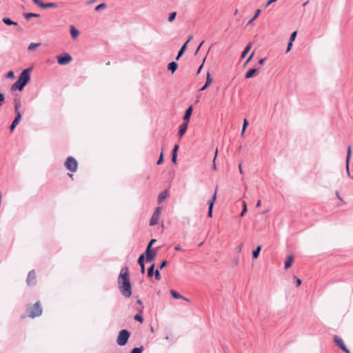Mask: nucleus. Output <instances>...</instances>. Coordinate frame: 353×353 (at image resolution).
Instances as JSON below:
<instances>
[{"label": "nucleus", "instance_id": "obj_21", "mask_svg": "<svg viewBox=\"0 0 353 353\" xmlns=\"http://www.w3.org/2000/svg\"><path fill=\"white\" fill-rule=\"evenodd\" d=\"M293 260H294L293 256L290 255L288 256L287 260L285 263V270L288 269L292 265Z\"/></svg>", "mask_w": 353, "mask_h": 353}, {"label": "nucleus", "instance_id": "obj_64", "mask_svg": "<svg viewBox=\"0 0 353 353\" xmlns=\"http://www.w3.org/2000/svg\"><path fill=\"white\" fill-rule=\"evenodd\" d=\"M202 67H203V65H201L199 68L198 71H197V73H199V72H200V71H201V70Z\"/></svg>", "mask_w": 353, "mask_h": 353}, {"label": "nucleus", "instance_id": "obj_45", "mask_svg": "<svg viewBox=\"0 0 353 353\" xmlns=\"http://www.w3.org/2000/svg\"><path fill=\"white\" fill-rule=\"evenodd\" d=\"M154 275H155V279L157 280H160L161 279V275H160V273H159V270H157L155 271V273H154Z\"/></svg>", "mask_w": 353, "mask_h": 353}, {"label": "nucleus", "instance_id": "obj_1", "mask_svg": "<svg viewBox=\"0 0 353 353\" xmlns=\"http://www.w3.org/2000/svg\"><path fill=\"white\" fill-rule=\"evenodd\" d=\"M118 286L121 294L130 298L132 295V287L130 281L128 269L127 267L121 268L118 277Z\"/></svg>", "mask_w": 353, "mask_h": 353}, {"label": "nucleus", "instance_id": "obj_14", "mask_svg": "<svg viewBox=\"0 0 353 353\" xmlns=\"http://www.w3.org/2000/svg\"><path fill=\"white\" fill-rule=\"evenodd\" d=\"M187 128H188V123L187 122H184L180 125L179 130L178 132V135L179 137H181L185 134V132L187 130Z\"/></svg>", "mask_w": 353, "mask_h": 353}, {"label": "nucleus", "instance_id": "obj_54", "mask_svg": "<svg viewBox=\"0 0 353 353\" xmlns=\"http://www.w3.org/2000/svg\"><path fill=\"white\" fill-rule=\"evenodd\" d=\"M301 280L298 279V278H296V286L298 287V286L301 285Z\"/></svg>", "mask_w": 353, "mask_h": 353}, {"label": "nucleus", "instance_id": "obj_27", "mask_svg": "<svg viewBox=\"0 0 353 353\" xmlns=\"http://www.w3.org/2000/svg\"><path fill=\"white\" fill-rule=\"evenodd\" d=\"M251 43H249L244 49V50L243 51V52L241 53V59H243L245 57L246 54L249 52V51L250 50V48H251Z\"/></svg>", "mask_w": 353, "mask_h": 353}, {"label": "nucleus", "instance_id": "obj_33", "mask_svg": "<svg viewBox=\"0 0 353 353\" xmlns=\"http://www.w3.org/2000/svg\"><path fill=\"white\" fill-rule=\"evenodd\" d=\"M40 46V43H31L29 45V46H28V50L32 51V50H34V49H36V48H37V47H38V46Z\"/></svg>", "mask_w": 353, "mask_h": 353}, {"label": "nucleus", "instance_id": "obj_47", "mask_svg": "<svg viewBox=\"0 0 353 353\" xmlns=\"http://www.w3.org/2000/svg\"><path fill=\"white\" fill-rule=\"evenodd\" d=\"M161 207H157L156 208L155 210H154V213L158 214L159 216H160V214H161Z\"/></svg>", "mask_w": 353, "mask_h": 353}, {"label": "nucleus", "instance_id": "obj_8", "mask_svg": "<svg viewBox=\"0 0 353 353\" xmlns=\"http://www.w3.org/2000/svg\"><path fill=\"white\" fill-rule=\"evenodd\" d=\"M351 152H352L351 146L348 145L347 150L346 161H345V163H346L345 169H346V172L347 173L348 176H350V178H352L353 179V176L350 175V170H349V163H350V157H351Z\"/></svg>", "mask_w": 353, "mask_h": 353}, {"label": "nucleus", "instance_id": "obj_40", "mask_svg": "<svg viewBox=\"0 0 353 353\" xmlns=\"http://www.w3.org/2000/svg\"><path fill=\"white\" fill-rule=\"evenodd\" d=\"M176 13L175 12L170 13V16L168 17V21L172 22V21H174V19L176 17Z\"/></svg>", "mask_w": 353, "mask_h": 353}, {"label": "nucleus", "instance_id": "obj_44", "mask_svg": "<svg viewBox=\"0 0 353 353\" xmlns=\"http://www.w3.org/2000/svg\"><path fill=\"white\" fill-rule=\"evenodd\" d=\"M6 77L8 78H10V79H13L14 78V73L13 71H9L7 74H6Z\"/></svg>", "mask_w": 353, "mask_h": 353}, {"label": "nucleus", "instance_id": "obj_13", "mask_svg": "<svg viewBox=\"0 0 353 353\" xmlns=\"http://www.w3.org/2000/svg\"><path fill=\"white\" fill-rule=\"evenodd\" d=\"M21 119V114H15V118H14V121H12V124L10 125V130L11 131L14 130V129L16 128V126L20 122Z\"/></svg>", "mask_w": 353, "mask_h": 353}, {"label": "nucleus", "instance_id": "obj_2", "mask_svg": "<svg viewBox=\"0 0 353 353\" xmlns=\"http://www.w3.org/2000/svg\"><path fill=\"white\" fill-rule=\"evenodd\" d=\"M32 70L30 68H26L20 74L17 81L12 85L11 90H19L21 91L30 80V72Z\"/></svg>", "mask_w": 353, "mask_h": 353}, {"label": "nucleus", "instance_id": "obj_43", "mask_svg": "<svg viewBox=\"0 0 353 353\" xmlns=\"http://www.w3.org/2000/svg\"><path fill=\"white\" fill-rule=\"evenodd\" d=\"M296 34H297L296 31H294V32H293L291 34V35H290V41L293 42V41H294V39H295V38H296Z\"/></svg>", "mask_w": 353, "mask_h": 353}, {"label": "nucleus", "instance_id": "obj_37", "mask_svg": "<svg viewBox=\"0 0 353 353\" xmlns=\"http://www.w3.org/2000/svg\"><path fill=\"white\" fill-rule=\"evenodd\" d=\"M247 212V205L245 201H243V209L241 213V216H243L244 214Z\"/></svg>", "mask_w": 353, "mask_h": 353}, {"label": "nucleus", "instance_id": "obj_41", "mask_svg": "<svg viewBox=\"0 0 353 353\" xmlns=\"http://www.w3.org/2000/svg\"><path fill=\"white\" fill-rule=\"evenodd\" d=\"M163 162V152H161V153L160 154L159 158L157 163V165H160Z\"/></svg>", "mask_w": 353, "mask_h": 353}, {"label": "nucleus", "instance_id": "obj_31", "mask_svg": "<svg viewBox=\"0 0 353 353\" xmlns=\"http://www.w3.org/2000/svg\"><path fill=\"white\" fill-rule=\"evenodd\" d=\"M260 13H261V10H259V9L256 10L254 17L250 20H249V21L248 22V25L252 24V22L259 16Z\"/></svg>", "mask_w": 353, "mask_h": 353}, {"label": "nucleus", "instance_id": "obj_56", "mask_svg": "<svg viewBox=\"0 0 353 353\" xmlns=\"http://www.w3.org/2000/svg\"><path fill=\"white\" fill-rule=\"evenodd\" d=\"M335 194L336 196V197L341 201H343V199L341 198V196L339 195V193L338 191H336L335 192Z\"/></svg>", "mask_w": 353, "mask_h": 353}, {"label": "nucleus", "instance_id": "obj_52", "mask_svg": "<svg viewBox=\"0 0 353 353\" xmlns=\"http://www.w3.org/2000/svg\"><path fill=\"white\" fill-rule=\"evenodd\" d=\"M276 1H277V0H269V1L266 3V4H265V7L269 6L270 4H272V3H274V2H276Z\"/></svg>", "mask_w": 353, "mask_h": 353}, {"label": "nucleus", "instance_id": "obj_28", "mask_svg": "<svg viewBox=\"0 0 353 353\" xmlns=\"http://www.w3.org/2000/svg\"><path fill=\"white\" fill-rule=\"evenodd\" d=\"M20 105H21V103H20L19 100L15 99L14 100V112H15V114H21V112H19V110Z\"/></svg>", "mask_w": 353, "mask_h": 353}, {"label": "nucleus", "instance_id": "obj_38", "mask_svg": "<svg viewBox=\"0 0 353 353\" xmlns=\"http://www.w3.org/2000/svg\"><path fill=\"white\" fill-rule=\"evenodd\" d=\"M217 154H218V149L216 148V151H215V154H214V159H213V163H212V169L213 170H216V169L215 161H216Z\"/></svg>", "mask_w": 353, "mask_h": 353}, {"label": "nucleus", "instance_id": "obj_35", "mask_svg": "<svg viewBox=\"0 0 353 353\" xmlns=\"http://www.w3.org/2000/svg\"><path fill=\"white\" fill-rule=\"evenodd\" d=\"M143 350V347L142 346L139 347H134L131 350L130 353H141Z\"/></svg>", "mask_w": 353, "mask_h": 353}, {"label": "nucleus", "instance_id": "obj_11", "mask_svg": "<svg viewBox=\"0 0 353 353\" xmlns=\"http://www.w3.org/2000/svg\"><path fill=\"white\" fill-rule=\"evenodd\" d=\"M156 254H157V253L154 251L152 250L149 248H146L145 259L147 261H151L154 260L156 256Z\"/></svg>", "mask_w": 353, "mask_h": 353}, {"label": "nucleus", "instance_id": "obj_18", "mask_svg": "<svg viewBox=\"0 0 353 353\" xmlns=\"http://www.w3.org/2000/svg\"><path fill=\"white\" fill-rule=\"evenodd\" d=\"M159 219V216L154 212L152 216V218L150 221V225H157L158 223Z\"/></svg>", "mask_w": 353, "mask_h": 353}, {"label": "nucleus", "instance_id": "obj_32", "mask_svg": "<svg viewBox=\"0 0 353 353\" xmlns=\"http://www.w3.org/2000/svg\"><path fill=\"white\" fill-rule=\"evenodd\" d=\"M248 125V121L246 119H244V120H243V125L242 130H241V137L244 136V133H245V131L246 130V128H247Z\"/></svg>", "mask_w": 353, "mask_h": 353}, {"label": "nucleus", "instance_id": "obj_58", "mask_svg": "<svg viewBox=\"0 0 353 353\" xmlns=\"http://www.w3.org/2000/svg\"><path fill=\"white\" fill-rule=\"evenodd\" d=\"M242 247L243 245H239L238 247H237V252H240L242 250Z\"/></svg>", "mask_w": 353, "mask_h": 353}, {"label": "nucleus", "instance_id": "obj_36", "mask_svg": "<svg viewBox=\"0 0 353 353\" xmlns=\"http://www.w3.org/2000/svg\"><path fill=\"white\" fill-rule=\"evenodd\" d=\"M106 4L105 3H102L99 5H98L97 7H95L94 10L95 11H99L103 8H106Z\"/></svg>", "mask_w": 353, "mask_h": 353}, {"label": "nucleus", "instance_id": "obj_19", "mask_svg": "<svg viewBox=\"0 0 353 353\" xmlns=\"http://www.w3.org/2000/svg\"><path fill=\"white\" fill-rule=\"evenodd\" d=\"M70 30L71 36L73 39H76L79 36V31L77 29H76L73 26H70Z\"/></svg>", "mask_w": 353, "mask_h": 353}, {"label": "nucleus", "instance_id": "obj_20", "mask_svg": "<svg viewBox=\"0 0 353 353\" xmlns=\"http://www.w3.org/2000/svg\"><path fill=\"white\" fill-rule=\"evenodd\" d=\"M170 294H172V296L174 299H184L185 301H188V299L185 298L184 296H183L182 295H181L179 293H178L177 292H176L174 290H171L170 291Z\"/></svg>", "mask_w": 353, "mask_h": 353}, {"label": "nucleus", "instance_id": "obj_57", "mask_svg": "<svg viewBox=\"0 0 353 353\" xmlns=\"http://www.w3.org/2000/svg\"><path fill=\"white\" fill-rule=\"evenodd\" d=\"M265 61V58L261 59L259 60V63L260 65H263V64L264 63Z\"/></svg>", "mask_w": 353, "mask_h": 353}, {"label": "nucleus", "instance_id": "obj_51", "mask_svg": "<svg viewBox=\"0 0 353 353\" xmlns=\"http://www.w3.org/2000/svg\"><path fill=\"white\" fill-rule=\"evenodd\" d=\"M167 263H167V261H163L161 263V265H160V266H159V269H160V270L163 269V268L167 265Z\"/></svg>", "mask_w": 353, "mask_h": 353}, {"label": "nucleus", "instance_id": "obj_30", "mask_svg": "<svg viewBox=\"0 0 353 353\" xmlns=\"http://www.w3.org/2000/svg\"><path fill=\"white\" fill-rule=\"evenodd\" d=\"M57 5L55 3H43L42 8H57Z\"/></svg>", "mask_w": 353, "mask_h": 353}, {"label": "nucleus", "instance_id": "obj_3", "mask_svg": "<svg viewBox=\"0 0 353 353\" xmlns=\"http://www.w3.org/2000/svg\"><path fill=\"white\" fill-rule=\"evenodd\" d=\"M27 312L28 316L30 318H34L39 316L42 313V308L39 301H37L33 305H30L27 307Z\"/></svg>", "mask_w": 353, "mask_h": 353}, {"label": "nucleus", "instance_id": "obj_17", "mask_svg": "<svg viewBox=\"0 0 353 353\" xmlns=\"http://www.w3.org/2000/svg\"><path fill=\"white\" fill-rule=\"evenodd\" d=\"M192 107H189L186 111H185V115L183 117V120L185 121V122H188L190 118V116L192 114Z\"/></svg>", "mask_w": 353, "mask_h": 353}, {"label": "nucleus", "instance_id": "obj_7", "mask_svg": "<svg viewBox=\"0 0 353 353\" xmlns=\"http://www.w3.org/2000/svg\"><path fill=\"white\" fill-rule=\"evenodd\" d=\"M72 57L68 53H65L64 56L57 57L58 63L62 65L68 64L72 61Z\"/></svg>", "mask_w": 353, "mask_h": 353}, {"label": "nucleus", "instance_id": "obj_22", "mask_svg": "<svg viewBox=\"0 0 353 353\" xmlns=\"http://www.w3.org/2000/svg\"><path fill=\"white\" fill-rule=\"evenodd\" d=\"M177 67H178L177 63L174 61H172L168 64V69L169 70H170L172 72V73H174L176 71Z\"/></svg>", "mask_w": 353, "mask_h": 353}, {"label": "nucleus", "instance_id": "obj_26", "mask_svg": "<svg viewBox=\"0 0 353 353\" xmlns=\"http://www.w3.org/2000/svg\"><path fill=\"white\" fill-rule=\"evenodd\" d=\"M261 250V246L258 245L257 248L252 252V257L254 259H257L259 257Z\"/></svg>", "mask_w": 353, "mask_h": 353}, {"label": "nucleus", "instance_id": "obj_60", "mask_svg": "<svg viewBox=\"0 0 353 353\" xmlns=\"http://www.w3.org/2000/svg\"><path fill=\"white\" fill-rule=\"evenodd\" d=\"M174 250H176V251H179L181 250V247L179 245H176L174 247Z\"/></svg>", "mask_w": 353, "mask_h": 353}, {"label": "nucleus", "instance_id": "obj_61", "mask_svg": "<svg viewBox=\"0 0 353 353\" xmlns=\"http://www.w3.org/2000/svg\"><path fill=\"white\" fill-rule=\"evenodd\" d=\"M203 41L200 43V45L198 46V48L196 49V53H197V52L199 50L201 46H202V44L203 43Z\"/></svg>", "mask_w": 353, "mask_h": 353}, {"label": "nucleus", "instance_id": "obj_25", "mask_svg": "<svg viewBox=\"0 0 353 353\" xmlns=\"http://www.w3.org/2000/svg\"><path fill=\"white\" fill-rule=\"evenodd\" d=\"M2 21L6 24L7 26H17L18 23L17 22L12 21L9 18H3Z\"/></svg>", "mask_w": 353, "mask_h": 353}, {"label": "nucleus", "instance_id": "obj_16", "mask_svg": "<svg viewBox=\"0 0 353 353\" xmlns=\"http://www.w3.org/2000/svg\"><path fill=\"white\" fill-rule=\"evenodd\" d=\"M144 259H145V256L143 254L140 255L138 259V263L141 267V272L142 274H144V272H145Z\"/></svg>", "mask_w": 353, "mask_h": 353}, {"label": "nucleus", "instance_id": "obj_12", "mask_svg": "<svg viewBox=\"0 0 353 353\" xmlns=\"http://www.w3.org/2000/svg\"><path fill=\"white\" fill-rule=\"evenodd\" d=\"M35 278H36V276H35L34 271V270L30 271L28 274L27 279H26L27 284L28 285H34Z\"/></svg>", "mask_w": 353, "mask_h": 353}, {"label": "nucleus", "instance_id": "obj_29", "mask_svg": "<svg viewBox=\"0 0 353 353\" xmlns=\"http://www.w3.org/2000/svg\"><path fill=\"white\" fill-rule=\"evenodd\" d=\"M23 17L27 20H28V19H30L32 17H39V14H36V13L28 12V13H24L23 14Z\"/></svg>", "mask_w": 353, "mask_h": 353}, {"label": "nucleus", "instance_id": "obj_34", "mask_svg": "<svg viewBox=\"0 0 353 353\" xmlns=\"http://www.w3.org/2000/svg\"><path fill=\"white\" fill-rule=\"evenodd\" d=\"M154 264H152L148 270V276L152 277L154 274Z\"/></svg>", "mask_w": 353, "mask_h": 353}, {"label": "nucleus", "instance_id": "obj_5", "mask_svg": "<svg viewBox=\"0 0 353 353\" xmlns=\"http://www.w3.org/2000/svg\"><path fill=\"white\" fill-rule=\"evenodd\" d=\"M77 161L76 159L72 157H69L65 162V166L67 168V170H70V172H76L77 170Z\"/></svg>", "mask_w": 353, "mask_h": 353}, {"label": "nucleus", "instance_id": "obj_48", "mask_svg": "<svg viewBox=\"0 0 353 353\" xmlns=\"http://www.w3.org/2000/svg\"><path fill=\"white\" fill-rule=\"evenodd\" d=\"M177 154H172V161L174 163H176Z\"/></svg>", "mask_w": 353, "mask_h": 353}, {"label": "nucleus", "instance_id": "obj_24", "mask_svg": "<svg viewBox=\"0 0 353 353\" xmlns=\"http://www.w3.org/2000/svg\"><path fill=\"white\" fill-rule=\"evenodd\" d=\"M256 72H257V69H256V68H252V69L249 70L245 74V78L246 79L252 78V77H254V75L256 74Z\"/></svg>", "mask_w": 353, "mask_h": 353}, {"label": "nucleus", "instance_id": "obj_50", "mask_svg": "<svg viewBox=\"0 0 353 353\" xmlns=\"http://www.w3.org/2000/svg\"><path fill=\"white\" fill-rule=\"evenodd\" d=\"M156 242V239H152L149 244L148 245L147 248H149L150 249H151V247L152 245H153V243H154Z\"/></svg>", "mask_w": 353, "mask_h": 353}, {"label": "nucleus", "instance_id": "obj_23", "mask_svg": "<svg viewBox=\"0 0 353 353\" xmlns=\"http://www.w3.org/2000/svg\"><path fill=\"white\" fill-rule=\"evenodd\" d=\"M168 196V191L165 190L162 192L158 196V202L160 203L163 202Z\"/></svg>", "mask_w": 353, "mask_h": 353}, {"label": "nucleus", "instance_id": "obj_9", "mask_svg": "<svg viewBox=\"0 0 353 353\" xmlns=\"http://www.w3.org/2000/svg\"><path fill=\"white\" fill-rule=\"evenodd\" d=\"M216 199V190L215 191V193L214 194L211 200L208 203L209 207H208V216L209 217L212 216V209H213L214 203Z\"/></svg>", "mask_w": 353, "mask_h": 353}, {"label": "nucleus", "instance_id": "obj_55", "mask_svg": "<svg viewBox=\"0 0 353 353\" xmlns=\"http://www.w3.org/2000/svg\"><path fill=\"white\" fill-rule=\"evenodd\" d=\"M292 46V42L290 41L288 45V47H287V50L286 52H288L290 50Z\"/></svg>", "mask_w": 353, "mask_h": 353}, {"label": "nucleus", "instance_id": "obj_62", "mask_svg": "<svg viewBox=\"0 0 353 353\" xmlns=\"http://www.w3.org/2000/svg\"><path fill=\"white\" fill-rule=\"evenodd\" d=\"M239 172H240V173H241V174H242V173H243V171H242V168H241V164H239Z\"/></svg>", "mask_w": 353, "mask_h": 353}, {"label": "nucleus", "instance_id": "obj_42", "mask_svg": "<svg viewBox=\"0 0 353 353\" xmlns=\"http://www.w3.org/2000/svg\"><path fill=\"white\" fill-rule=\"evenodd\" d=\"M32 1L34 4H36V5L39 6V7L42 8V5H43V2L41 0H32Z\"/></svg>", "mask_w": 353, "mask_h": 353}, {"label": "nucleus", "instance_id": "obj_4", "mask_svg": "<svg viewBox=\"0 0 353 353\" xmlns=\"http://www.w3.org/2000/svg\"><path fill=\"white\" fill-rule=\"evenodd\" d=\"M130 336V333L127 330H122L119 332V335L117 339V343L120 346L125 345Z\"/></svg>", "mask_w": 353, "mask_h": 353}, {"label": "nucleus", "instance_id": "obj_10", "mask_svg": "<svg viewBox=\"0 0 353 353\" xmlns=\"http://www.w3.org/2000/svg\"><path fill=\"white\" fill-rule=\"evenodd\" d=\"M192 38H193L192 35H190L189 37V38L188 39V40L186 41V42L182 46L180 50L178 52L177 56L176 57V60H179V58L183 54L185 50L187 48L188 43H189L192 39Z\"/></svg>", "mask_w": 353, "mask_h": 353}, {"label": "nucleus", "instance_id": "obj_6", "mask_svg": "<svg viewBox=\"0 0 353 353\" xmlns=\"http://www.w3.org/2000/svg\"><path fill=\"white\" fill-rule=\"evenodd\" d=\"M334 342L335 344L340 347L345 353H350V350L347 348L341 337L335 335L334 336Z\"/></svg>", "mask_w": 353, "mask_h": 353}, {"label": "nucleus", "instance_id": "obj_59", "mask_svg": "<svg viewBox=\"0 0 353 353\" xmlns=\"http://www.w3.org/2000/svg\"><path fill=\"white\" fill-rule=\"evenodd\" d=\"M261 200H259V201L256 202V206L257 208H259V207H260V206H261Z\"/></svg>", "mask_w": 353, "mask_h": 353}, {"label": "nucleus", "instance_id": "obj_39", "mask_svg": "<svg viewBox=\"0 0 353 353\" xmlns=\"http://www.w3.org/2000/svg\"><path fill=\"white\" fill-rule=\"evenodd\" d=\"M134 320L140 322V323H143V319L142 317V316L140 314H137L134 316Z\"/></svg>", "mask_w": 353, "mask_h": 353}, {"label": "nucleus", "instance_id": "obj_53", "mask_svg": "<svg viewBox=\"0 0 353 353\" xmlns=\"http://www.w3.org/2000/svg\"><path fill=\"white\" fill-rule=\"evenodd\" d=\"M253 55H254V52H252L250 56L248 58V59L246 60L245 61V64L248 63V62H250L251 61V59H252L253 57Z\"/></svg>", "mask_w": 353, "mask_h": 353}, {"label": "nucleus", "instance_id": "obj_15", "mask_svg": "<svg viewBox=\"0 0 353 353\" xmlns=\"http://www.w3.org/2000/svg\"><path fill=\"white\" fill-rule=\"evenodd\" d=\"M212 82V78L211 77V74L208 72L207 77H206V81L204 84V85L200 89L201 91L205 90Z\"/></svg>", "mask_w": 353, "mask_h": 353}, {"label": "nucleus", "instance_id": "obj_49", "mask_svg": "<svg viewBox=\"0 0 353 353\" xmlns=\"http://www.w3.org/2000/svg\"><path fill=\"white\" fill-rule=\"evenodd\" d=\"M5 97L4 94L2 93H0V106L2 105L3 102L4 101Z\"/></svg>", "mask_w": 353, "mask_h": 353}, {"label": "nucleus", "instance_id": "obj_46", "mask_svg": "<svg viewBox=\"0 0 353 353\" xmlns=\"http://www.w3.org/2000/svg\"><path fill=\"white\" fill-rule=\"evenodd\" d=\"M179 148V145H175L172 150V154H177Z\"/></svg>", "mask_w": 353, "mask_h": 353}, {"label": "nucleus", "instance_id": "obj_63", "mask_svg": "<svg viewBox=\"0 0 353 353\" xmlns=\"http://www.w3.org/2000/svg\"><path fill=\"white\" fill-rule=\"evenodd\" d=\"M137 303H138V304H139V305H142V301H141V300L138 299V300L137 301Z\"/></svg>", "mask_w": 353, "mask_h": 353}]
</instances>
